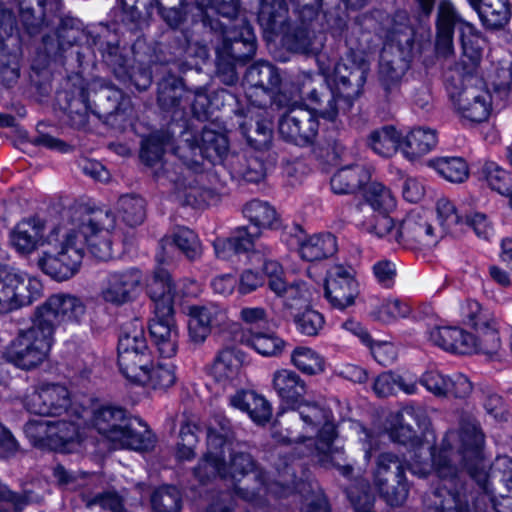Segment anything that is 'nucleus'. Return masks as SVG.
Returning a JSON list of instances; mask_svg holds the SVG:
<instances>
[{
  "label": "nucleus",
  "instance_id": "obj_6",
  "mask_svg": "<svg viewBox=\"0 0 512 512\" xmlns=\"http://www.w3.org/2000/svg\"><path fill=\"white\" fill-rule=\"evenodd\" d=\"M445 85L453 108L462 119L476 123L487 120L491 96L480 78L455 73L447 77Z\"/></svg>",
  "mask_w": 512,
  "mask_h": 512
},
{
  "label": "nucleus",
  "instance_id": "obj_15",
  "mask_svg": "<svg viewBox=\"0 0 512 512\" xmlns=\"http://www.w3.org/2000/svg\"><path fill=\"white\" fill-rule=\"evenodd\" d=\"M34 282L6 266H0V314L31 304L36 296Z\"/></svg>",
  "mask_w": 512,
  "mask_h": 512
},
{
  "label": "nucleus",
  "instance_id": "obj_35",
  "mask_svg": "<svg viewBox=\"0 0 512 512\" xmlns=\"http://www.w3.org/2000/svg\"><path fill=\"white\" fill-rule=\"evenodd\" d=\"M230 404L245 411L250 418L257 424L267 423L272 416L270 403L261 395L254 391H238L230 397Z\"/></svg>",
  "mask_w": 512,
  "mask_h": 512
},
{
  "label": "nucleus",
  "instance_id": "obj_8",
  "mask_svg": "<svg viewBox=\"0 0 512 512\" xmlns=\"http://www.w3.org/2000/svg\"><path fill=\"white\" fill-rule=\"evenodd\" d=\"M53 342L49 326L32 320L31 326L22 329L5 351L6 360L22 370L39 367L48 357Z\"/></svg>",
  "mask_w": 512,
  "mask_h": 512
},
{
  "label": "nucleus",
  "instance_id": "obj_9",
  "mask_svg": "<svg viewBox=\"0 0 512 512\" xmlns=\"http://www.w3.org/2000/svg\"><path fill=\"white\" fill-rule=\"evenodd\" d=\"M118 365L121 373L131 382L142 376L143 369L152 363L142 325L137 320L123 326L118 340Z\"/></svg>",
  "mask_w": 512,
  "mask_h": 512
},
{
  "label": "nucleus",
  "instance_id": "obj_53",
  "mask_svg": "<svg viewBox=\"0 0 512 512\" xmlns=\"http://www.w3.org/2000/svg\"><path fill=\"white\" fill-rule=\"evenodd\" d=\"M431 164L440 176L453 183H462L469 176L468 165L459 157L439 158Z\"/></svg>",
  "mask_w": 512,
  "mask_h": 512
},
{
  "label": "nucleus",
  "instance_id": "obj_24",
  "mask_svg": "<svg viewBox=\"0 0 512 512\" xmlns=\"http://www.w3.org/2000/svg\"><path fill=\"white\" fill-rule=\"evenodd\" d=\"M149 332L160 356L170 358L176 354L178 328L174 319V309L168 313L154 309V317L149 322Z\"/></svg>",
  "mask_w": 512,
  "mask_h": 512
},
{
  "label": "nucleus",
  "instance_id": "obj_28",
  "mask_svg": "<svg viewBox=\"0 0 512 512\" xmlns=\"http://www.w3.org/2000/svg\"><path fill=\"white\" fill-rule=\"evenodd\" d=\"M244 79L249 85L247 91L249 98L260 91L268 100L272 98V94L278 89L281 82L278 69L266 61H258L250 66Z\"/></svg>",
  "mask_w": 512,
  "mask_h": 512
},
{
  "label": "nucleus",
  "instance_id": "obj_55",
  "mask_svg": "<svg viewBox=\"0 0 512 512\" xmlns=\"http://www.w3.org/2000/svg\"><path fill=\"white\" fill-rule=\"evenodd\" d=\"M422 414V411L416 410L413 407H407L403 409L402 412L398 415L399 425L391 430V438L394 441L404 445H415L418 443L416 432L408 420L409 418H413L416 422H418L417 418Z\"/></svg>",
  "mask_w": 512,
  "mask_h": 512
},
{
  "label": "nucleus",
  "instance_id": "obj_10",
  "mask_svg": "<svg viewBox=\"0 0 512 512\" xmlns=\"http://www.w3.org/2000/svg\"><path fill=\"white\" fill-rule=\"evenodd\" d=\"M373 483L380 497L392 507L405 503L409 484L405 475L404 461L391 452L381 453L376 460Z\"/></svg>",
  "mask_w": 512,
  "mask_h": 512
},
{
  "label": "nucleus",
  "instance_id": "obj_42",
  "mask_svg": "<svg viewBox=\"0 0 512 512\" xmlns=\"http://www.w3.org/2000/svg\"><path fill=\"white\" fill-rule=\"evenodd\" d=\"M481 326L475 328L474 352L483 353L489 356L496 355L501 348V339L498 331V322L496 318H481Z\"/></svg>",
  "mask_w": 512,
  "mask_h": 512
},
{
  "label": "nucleus",
  "instance_id": "obj_26",
  "mask_svg": "<svg viewBox=\"0 0 512 512\" xmlns=\"http://www.w3.org/2000/svg\"><path fill=\"white\" fill-rule=\"evenodd\" d=\"M272 388L281 401L293 410L299 412L301 399L307 391L305 381L293 370L278 369L272 374ZM293 418L296 419L293 415Z\"/></svg>",
  "mask_w": 512,
  "mask_h": 512
},
{
  "label": "nucleus",
  "instance_id": "obj_58",
  "mask_svg": "<svg viewBox=\"0 0 512 512\" xmlns=\"http://www.w3.org/2000/svg\"><path fill=\"white\" fill-rule=\"evenodd\" d=\"M388 213L389 211H373L363 221L362 225L368 233L374 234L379 238L386 237L389 242H395L394 233L396 229H394L393 220L389 217Z\"/></svg>",
  "mask_w": 512,
  "mask_h": 512
},
{
  "label": "nucleus",
  "instance_id": "obj_43",
  "mask_svg": "<svg viewBox=\"0 0 512 512\" xmlns=\"http://www.w3.org/2000/svg\"><path fill=\"white\" fill-rule=\"evenodd\" d=\"M184 93L182 79L168 74L158 83V104L165 111L176 109L180 107Z\"/></svg>",
  "mask_w": 512,
  "mask_h": 512
},
{
  "label": "nucleus",
  "instance_id": "obj_49",
  "mask_svg": "<svg viewBox=\"0 0 512 512\" xmlns=\"http://www.w3.org/2000/svg\"><path fill=\"white\" fill-rule=\"evenodd\" d=\"M242 134L254 151L264 152L272 141V126L267 120H256L254 123H243L240 126Z\"/></svg>",
  "mask_w": 512,
  "mask_h": 512
},
{
  "label": "nucleus",
  "instance_id": "obj_22",
  "mask_svg": "<svg viewBox=\"0 0 512 512\" xmlns=\"http://www.w3.org/2000/svg\"><path fill=\"white\" fill-rule=\"evenodd\" d=\"M264 154L250 149L231 153L225 157L224 168L233 179L258 183L266 175Z\"/></svg>",
  "mask_w": 512,
  "mask_h": 512
},
{
  "label": "nucleus",
  "instance_id": "obj_51",
  "mask_svg": "<svg viewBox=\"0 0 512 512\" xmlns=\"http://www.w3.org/2000/svg\"><path fill=\"white\" fill-rule=\"evenodd\" d=\"M117 209L122 220L130 227L143 223L146 215L145 201L134 194L123 195L117 202Z\"/></svg>",
  "mask_w": 512,
  "mask_h": 512
},
{
  "label": "nucleus",
  "instance_id": "obj_38",
  "mask_svg": "<svg viewBox=\"0 0 512 512\" xmlns=\"http://www.w3.org/2000/svg\"><path fill=\"white\" fill-rule=\"evenodd\" d=\"M288 17L285 0H261L258 21L267 31L280 33L284 30Z\"/></svg>",
  "mask_w": 512,
  "mask_h": 512
},
{
  "label": "nucleus",
  "instance_id": "obj_46",
  "mask_svg": "<svg viewBox=\"0 0 512 512\" xmlns=\"http://www.w3.org/2000/svg\"><path fill=\"white\" fill-rule=\"evenodd\" d=\"M243 215L260 231L261 228H273L277 222V212L266 201L253 199L242 209Z\"/></svg>",
  "mask_w": 512,
  "mask_h": 512
},
{
  "label": "nucleus",
  "instance_id": "obj_20",
  "mask_svg": "<svg viewBox=\"0 0 512 512\" xmlns=\"http://www.w3.org/2000/svg\"><path fill=\"white\" fill-rule=\"evenodd\" d=\"M249 473H254V479L257 482V486L242 487L235 485L234 493L238 497L248 502H252L260 495L261 491L264 490L267 485L265 474L262 471H256V463L249 453L233 451L230 454L229 464H227V478H231L232 480L239 482Z\"/></svg>",
  "mask_w": 512,
  "mask_h": 512
},
{
  "label": "nucleus",
  "instance_id": "obj_45",
  "mask_svg": "<svg viewBox=\"0 0 512 512\" xmlns=\"http://www.w3.org/2000/svg\"><path fill=\"white\" fill-rule=\"evenodd\" d=\"M245 343L263 356H278L285 347V342L274 332L265 328L253 330L251 335H246Z\"/></svg>",
  "mask_w": 512,
  "mask_h": 512
},
{
  "label": "nucleus",
  "instance_id": "obj_52",
  "mask_svg": "<svg viewBox=\"0 0 512 512\" xmlns=\"http://www.w3.org/2000/svg\"><path fill=\"white\" fill-rule=\"evenodd\" d=\"M292 364L307 375H317L324 371V358L308 347H297L291 354Z\"/></svg>",
  "mask_w": 512,
  "mask_h": 512
},
{
  "label": "nucleus",
  "instance_id": "obj_1",
  "mask_svg": "<svg viewBox=\"0 0 512 512\" xmlns=\"http://www.w3.org/2000/svg\"><path fill=\"white\" fill-rule=\"evenodd\" d=\"M115 225L116 217L109 209L92 208L80 214L74 227L53 228L46 240L47 250L38 260L39 268L57 281H66L79 272L86 245L96 259H110V234Z\"/></svg>",
  "mask_w": 512,
  "mask_h": 512
},
{
  "label": "nucleus",
  "instance_id": "obj_64",
  "mask_svg": "<svg viewBox=\"0 0 512 512\" xmlns=\"http://www.w3.org/2000/svg\"><path fill=\"white\" fill-rule=\"evenodd\" d=\"M50 420L31 419L24 426V432L34 446L50 448Z\"/></svg>",
  "mask_w": 512,
  "mask_h": 512
},
{
  "label": "nucleus",
  "instance_id": "obj_4",
  "mask_svg": "<svg viewBox=\"0 0 512 512\" xmlns=\"http://www.w3.org/2000/svg\"><path fill=\"white\" fill-rule=\"evenodd\" d=\"M76 420L86 421L113 444L115 448L136 451L152 450L156 437L140 418L131 416L123 407L102 404L92 410L81 407L74 409Z\"/></svg>",
  "mask_w": 512,
  "mask_h": 512
},
{
  "label": "nucleus",
  "instance_id": "obj_34",
  "mask_svg": "<svg viewBox=\"0 0 512 512\" xmlns=\"http://www.w3.org/2000/svg\"><path fill=\"white\" fill-rule=\"evenodd\" d=\"M371 180V172L367 167L353 164L340 168L330 180L331 189L335 194H354L365 188Z\"/></svg>",
  "mask_w": 512,
  "mask_h": 512
},
{
  "label": "nucleus",
  "instance_id": "obj_2",
  "mask_svg": "<svg viewBox=\"0 0 512 512\" xmlns=\"http://www.w3.org/2000/svg\"><path fill=\"white\" fill-rule=\"evenodd\" d=\"M468 426H478L471 421L462 422L459 431L448 432L440 446L430 453L432 467L441 480L440 486L435 490L433 499L426 508V512H473V497H476L477 490H473L471 478L467 481L465 474L459 470L457 463L468 473V464L471 463L465 457V450L469 442L463 441V432ZM410 470L419 477H426L431 470L429 463H421L414 460L410 464Z\"/></svg>",
  "mask_w": 512,
  "mask_h": 512
},
{
  "label": "nucleus",
  "instance_id": "obj_33",
  "mask_svg": "<svg viewBox=\"0 0 512 512\" xmlns=\"http://www.w3.org/2000/svg\"><path fill=\"white\" fill-rule=\"evenodd\" d=\"M147 293L154 303V309H159L161 313L173 310L176 286L166 269L157 267L153 271L147 282Z\"/></svg>",
  "mask_w": 512,
  "mask_h": 512
},
{
  "label": "nucleus",
  "instance_id": "obj_60",
  "mask_svg": "<svg viewBox=\"0 0 512 512\" xmlns=\"http://www.w3.org/2000/svg\"><path fill=\"white\" fill-rule=\"evenodd\" d=\"M346 494L355 512H368L374 508L375 497L368 483L358 481L347 488Z\"/></svg>",
  "mask_w": 512,
  "mask_h": 512
},
{
  "label": "nucleus",
  "instance_id": "obj_13",
  "mask_svg": "<svg viewBox=\"0 0 512 512\" xmlns=\"http://www.w3.org/2000/svg\"><path fill=\"white\" fill-rule=\"evenodd\" d=\"M23 405L28 412L39 416H61L66 413L76 418L74 409H79L71 405L69 391L60 384H44L32 389L25 395Z\"/></svg>",
  "mask_w": 512,
  "mask_h": 512
},
{
  "label": "nucleus",
  "instance_id": "obj_16",
  "mask_svg": "<svg viewBox=\"0 0 512 512\" xmlns=\"http://www.w3.org/2000/svg\"><path fill=\"white\" fill-rule=\"evenodd\" d=\"M202 26L211 32L221 31L225 34L223 47L219 52L226 55L227 58L238 63H245L255 55L256 37L252 27L246 22L241 21L240 31L237 35L229 36L223 25L208 12H205L202 17Z\"/></svg>",
  "mask_w": 512,
  "mask_h": 512
},
{
  "label": "nucleus",
  "instance_id": "obj_56",
  "mask_svg": "<svg viewBox=\"0 0 512 512\" xmlns=\"http://www.w3.org/2000/svg\"><path fill=\"white\" fill-rule=\"evenodd\" d=\"M151 505L154 512H180L182 507L180 491L174 486H162L152 494Z\"/></svg>",
  "mask_w": 512,
  "mask_h": 512
},
{
  "label": "nucleus",
  "instance_id": "obj_57",
  "mask_svg": "<svg viewBox=\"0 0 512 512\" xmlns=\"http://www.w3.org/2000/svg\"><path fill=\"white\" fill-rule=\"evenodd\" d=\"M364 197L373 211H390L395 206V199L391 191L378 182H371L365 186Z\"/></svg>",
  "mask_w": 512,
  "mask_h": 512
},
{
  "label": "nucleus",
  "instance_id": "obj_5",
  "mask_svg": "<svg viewBox=\"0 0 512 512\" xmlns=\"http://www.w3.org/2000/svg\"><path fill=\"white\" fill-rule=\"evenodd\" d=\"M414 51V32L404 27L392 32L385 43L378 64V82L386 94L399 90L410 69Z\"/></svg>",
  "mask_w": 512,
  "mask_h": 512
},
{
  "label": "nucleus",
  "instance_id": "obj_11",
  "mask_svg": "<svg viewBox=\"0 0 512 512\" xmlns=\"http://www.w3.org/2000/svg\"><path fill=\"white\" fill-rule=\"evenodd\" d=\"M182 164L165 167L164 175L173 185V196L183 206L203 207L212 197L210 190L199 186L195 172L200 171L198 159L182 155Z\"/></svg>",
  "mask_w": 512,
  "mask_h": 512
},
{
  "label": "nucleus",
  "instance_id": "obj_21",
  "mask_svg": "<svg viewBox=\"0 0 512 512\" xmlns=\"http://www.w3.org/2000/svg\"><path fill=\"white\" fill-rule=\"evenodd\" d=\"M304 424L302 433L294 434L289 431L286 436L289 442L311 439L314 434L320 435L325 442L332 441L334 437V426L329 422V412L317 404H306L299 406V412L294 413Z\"/></svg>",
  "mask_w": 512,
  "mask_h": 512
},
{
  "label": "nucleus",
  "instance_id": "obj_50",
  "mask_svg": "<svg viewBox=\"0 0 512 512\" xmlns=\"http://www.w3.org/2000/svg\"><path fill=\"white\" fill-rule=\"evenodd\" d=\"M66 111L69 123L76 129H86L89 123V112L93 107L90 105L89 94L85 89H80L76 97L68 99Z\"/></svg>",
  "mask_w": 512,
  "mask_h": 512
},
{
  "label": "nucleus",
  "instance_id": "obj_37",
  "mask_svg": "<svg viewBox=\"0 0 512 512\" xmlns=\"http://www.w3.org/2000/svg\"><path fill=\"white\" fill-rule=\"evenodd\" d=\"M144 377L137 376L132 382L153 390L165 391L177 380L175 366L171 363L157 362L152 359L148 369H143Z\"/></svg>",
  "mask_w": 512,
  "mask_h": 512
},
{
  "label": "nucleus",
  "instance_id": "obj_12",
  "mask_svg": "<svg viewBox=\"0 0 512 512\" xmlns=\"http://www.w3.org/2000/svg\"><path fill=\"white\" fill-rule=\"evenodd\" d=\"M442 238L426 213L411 211L394 233L397 244L406 249L426 251L435 247Z\"/></svg>",
  "mask_w": 512,
  "mask_h": 512
},
{
  "label": "nucleus",
  "instance_id": "obj_30",
  "mask_svg": "<svg viewBox=\"0 0 512 512\" xmlns=\"http://www.w3.org/2000/svg\"><path fill=\"white\" fill-rule=\"evenodd\" d=\"M243 354L234 347L221 349L215 356L211 366L214 379L223 385L236 386L241 382L243 373Z\"/></svg>",
  "mask_w": 512,
  "mask_h": 512
},
{
  "label": "nucleus",
  "instance_id": "obj_18",
  "mask_svg": "<svg viewBox=\"0 0 512 512\" xmlns=\"http://www.w3.org/2000/svg\"><path fill=\"white\" fill-rule=\"evenodd\" d=\"M324 291L330 305L339 310L353 305L359 294L351 269L342 265H334L328 270Z\"/></svg>",
  "mask_w": 512,
  "mask_h": 512
},
{
  "label": "nucleus",
  "instance_id": "obj_36",
  "mask_svg": "<svg viewBox=\"0 0 512 512\" xmlns=\"http://www.w3.org/2000/svg\"><path fill=\"white\" fill-rule=\"evenodd\" d=\"M437 144L436 131L431 128H413L402 136L401 151L410 160L430 152Z\"/></svg>",
  "mask_w": 512,
  "mask_h": 512
},
{
  "label": "nucleus",
  "instance_id": "obj_44",
  "mask_svg": "<svg viewBox=\"0 0 512 512\" xmlns=\"http://www.w3.org/2000/svg\"><path fill=\"white\" fill-rule=\"evenodd\" d=\"M369 145L380 156L390 157L401 150L402 135L393 126H384L371 132Z\"/></svg>",
  "mask_w": 512,
  "mask_h": 512
},
{
  "label": "nucleus",
  "instance_id": "obj_40",
  "mask_svg": "<svg viewBox=\"0 0 512 512\" xmlns=\"http://www.w3.org/2000/svg\"><path fill=\"white\" fill-rule=\"evenodd\" d=\"M478 13L483 25L497 30L504 27L511 16L508 0H488L472 6Z\"/></svg>",
  "mask_w": 512,
  "mask_h": 512
},
{
  "label": "nucleus",
  "instance_id": "obj_39",
  "mask_svg": "<svg viewBox=\"0 0 512 512\" xmlns=\"http://www.w3.org/2000/svg\"><path fill=\"white\" fill-rule=\"evenodd\" d=\"M336 251V237L331 233L313 235L301 243L299 248L301 258L309 262L330 257Z\"/></svg>",
  "mask_w": 512,
  "mask_h": 512
},
{
  "label": "nucleus",
  "instance_id": "obj_48",
  "mask_svg": "<svg viewBox=\"0 0 512 512\" xmlns=\"http://www.w3.org/2000/svg\"><path fill=\"white\" fill-rule=\"evenodd\" d=\"M481 179L485 180L488 186L504 196L512 193V174L494 161H485L480 170Z\"/></svg>",
  "mask_w": 512,
  "mask_h": 512
},
{
  "label": "nucleus",
  "instance_id": "obj_47",
  "mask_svg": "<svg viewBox=\"0 0 512 512\" xmlns=\"http://www.w3.org/2000/svg\"><path fill=\"white\" fill-rule=\"evenodd\" d=\"M195 477L206 483L216 476L227 479V464L224 461V452H213L207 448V452L194 469Z\"/></svg>",
  "mask_w": 512,
  "mask_h": 512
},
{
  "label": "nucleus",
  "instance_id": "obj_25",
  "mask_svg": "<svg viewBox=\"0 0 512 512\" xmlns=\"http://www.w3.org/2000/svg\"><path fill=\"white\" fill-rule=\"evenodd\" d=\"M19 18L29 35L39 34L48 26L50 14L59 10V0H17Z\"/></svg>",
  "mask_w": 512,
  "mask_h": 512
},
{
  "label": "nucleus",
  "instance_id": "obj_62",
  "mask_svg": "<svg viewBox=\"0 0 512 512\" xmlns=\"http://www.w3.org/2000/svg\"><path fill=\"white\" fill-rule=\"evenodd\" d=\"M261 232L256 230L255 232L249 231L246 226L237 227L229 237L234 247L236 254L245 253L252 251L253 254L261 252L257 249V240L259 239Z\"/></svg>",
  "mask_w": 512,
  "mask_h": 512
},
{
  "label": "nucleus",
  "instance_id": "obj_41",
  "mask_svg": "<svg viewBox=\"0 0 512 512\" xmlns=\"http://www.w3.org/2000/svg\"><path fill=\"white\" fill-rule=\"evenodd\" d=\"M234 439L232 425L225 416L214 415L206 428L207 448L213 452H224V447Z\"/></svg>",
  "mask_w": 512,
  "mask_h": 512
},
{
  "label": "nucleus",
  "instance_id": "obj_29",
  "mask_svg": "<svg viewBox=\"0 0 512 512\" xmlns=\"http://www.w3.org/2000/svg\"><path fill=\"white\" fill-rule=\"evenodd\" d=\"M45 221L39 217H29L21 220L14 227L11 233V242L13 246L21 253H30L39 245L45 246L43 253L47 250L46 240L44 238ZM44 254L40 257L42 258Z\"/></svg>",
  "mask_w": 512,
  "mask_h": 512
},
{
  "label": "nucleus",
  "instance_id": "obj_7",
  "mask_svg": "<svg viewBox=\"0 0 512 512\" xmlns=\"http://www.w3.org/2000/svg\"><path fill=\"white\" fill-rule=\"evenodd\" d=\"M463 441L468 440L469 447L463 450L466 459L472 461L468 464V475L477 485V495L473 497V512H510L501 502L496 501L494 492L490 488L488 464L482 455L484 434L479 426H468L463 432Z\"/></svg>",
  "mask_w": 512,
  "mask_h": 512
},
{
  "label": "nucleus",
  "instance_id": "obj_3",
  "mask_svg": "<svg viewBox=\"0 0 512 512\" xmlns=\"http://www.w3.org/2000/svg\"><path fill=\"white\" fill-rule=\"evenodd\" d=\"M370 63L358 52L351 51L341 58L334 69L335 90L321 85L308 93L314 110L327 120L342 122L362 94Z\"/></svg>",
  "mask_w": 512,
  "mask_h": 512
},
{
  "label": "nucleus",
  "instance_id": "obj_27",
  "mask_svg": "<svg viewBox=\"0 0 512 512\" xmlns=\"http://www.w3.org/2000/svg\"><path fill=\"white\" fill-rule=\"evenodd\" d=\"M189 153L192 154L191 159H198L200 167L204 159L213 164L220 163L224 166V160L228 153L229 145L227 137L214 130L203 129L201 133L200 143H189L186 141Z\"/></svg>",
  "mask_w": 512,
  "mask_h": 512
},
{
  "label": "nucleus",
  "instance_id": "obj_32",
  "mask_svg": "<svg viewBox=\"0 0 512 512\" xmlns=\"http://www.w3.org/2000/svg\"><path fill=\"white\" fill-rule=\"evenodd\" d=\"M459 17L454 6L448 1H442L438 9L437 36L435 51L438 57L449 58L454 53L453 34Z\"/></svg>",
  "mask_w": 512,
  "mask_h": 512
},
{
  "label": "nucleus",
  "instance_id": "obj_31",
  "mask_svg": "<svg viewBox=\"0 0 512 512\" xmlns=\"http://www.w3.org/2000/svg\"><path fill=\"white\" fill-rule=\"evenodd\" d=\"M92 114L104 122L121 117L124 121L129 102L124 99L122 92L114 87L105 86L93 93Z\"/></svg>",
  "mask_w": 512,
  "mask_h": 512
},
{
  "label": "nucleus",
  "instance_id": "obj_61",
  "mask_svg": "<svg viewBox=\"0 0 512 512\" xmlns=\"http://www.w3.org/2000/svg\"><path fill=\"white\" fill-rule=\"evenodd\" d=\"M409 313L410 308L407 304L394 299L383 301L375 307L371 314L374 319L380 322L390 323L400 317H406Z\"/></svg>",
  "mask_w": 512,
  "mask_h": 512
},
{
  "label": "nucleus",
  "instance_id": "obj_19",
  "mask_svg": "<svg viewBox=\"0 0 512 512\" xmlns=\"http://www.w3.org/2000/svg\"><path fill=\"white\" fill-rule=\"evenodd\" d=\"M141 281L142 273L137 268L110 272L102 281L100 297L107 303L123 305L132 300Z\"/></svg>",
  "mask_w": 512,
  "mask_h": 512
},
{
  "label": "nucleus",
  "instance_id": "obj_17",
  "mask_svg": "<svg viewBox=\"0 0 512 512\" xmlns=\"http://www.w3.org/2000/svg\"><path fill=\"white\" fill-rule=\"evenodd\" d=\"M319 129V123L312 111L301 106L286 111L278 123L281 137L287 142L299 146L313 144Z\"/></svg>",
  "mask_w": 512,
  "mask_h": 512
},
{
  "label": "nucleus",
  "instance_id": "obj_14",
  "mask_svg": "<svg viewBox=\"0 0 512 512\" xmlns=\"http://www.w3.org/2000/svg\"><path fill=\"white\" fill-rule=\"evenodd\" d=\"M86 313V306L76 296L69 294H54L41 306L37 307L34 319L49 326L53 335L55 326L62 322L80 323Z\"/></svg>",
  "mask_w": 512,
  "mask_h": 512
},
{
  "label": "nucleus",
  "instance_id": "obj_59",
  "mask_svg": "<svg viewBox=\"0 0 512 512\" xmlns=\"http://www.w3.org/2000/svg\"><path fill=\"white\" fill-rule=\"evenodd\" d=\"M79 425L74 420L50 421V449H58L72 442L78 435Z\"/></svg>",
  "mask_w": 512,
  "mask_h": 512
},
{
  "label": "nucleus",
  "instance_id": "obj_63",
  "mask_svg": "<svg viewBox=\"0 0 512 512\" xmlns=\"http://www.w3.org/2000/svg\"><path fill=\"white\" fill-rule=\"evenodd\" d=\"M436 211L441 226L446 232L453 233L457 226H462L463 218L455 205L447 198H440L436 203Z\"/></svg>",
  "mask_w": 512,
  "mask_h": 512
},
{
  "label": "nucleus",
  "instance_id": "obj_23",
  "mask_svg": "<svg viewBox=\"0 0 512 512\" xmlns=\"http://www.w3.org/2000/svg\"><path fill=\"white\" fill-rule=\"evenodd\" d=\"M188 316L189 339L196 345L202 344L212 328L222 325L226 320L225 310L215 304L191 306Z\"/></svg>",
  "mask_w": 512,
  "mask_h": 512
},
{
  "label": "nucleus",
  "instance_id": "obj_54",
  "mask_svg": "<svg viewBox=\"0 0 512 512\" xmlns=\"http://www.w3.org/2000/svg\"><path fill=\"white\" fill-rule=\"evenodd\" d=\"M171 241L190 261L197 260L202 255L198 235L187 227H177L171 235Z\"/></svg>",
  "mask_w": 512,
  "mask_h": 512
}]
</instances>
